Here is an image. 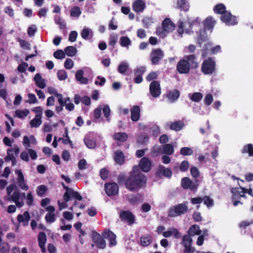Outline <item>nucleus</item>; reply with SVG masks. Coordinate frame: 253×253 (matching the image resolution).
Wrapping results in <instances>:
<instances>
[{
  "mask_svg": "<svg viewBox=\"0 0 253 253\" xmlns=\"http://www.w3.org/2000/svg\"><path fill=\"white\" fill-rule=\"evenodd\" d=\"M114 159L116 163L121 165L124 162V153L121 151H117L115 152Z\"/></svg>",
  "mask_w": 253,
  "mask_h": 253,
  "instance_id": "obj_32",
  "label": "nucleus"
},
{
  "mask_svg": "<svg viewBox=\"0 0 253 253\" xmlns=\"http://www.w3.org/2000/svg\"><path fill=\"white\" fill-rule=\"evenodd\" d=\"M62 185L63 187V188L66 190V192L63 196L64 202L61 203L59 200L58 201L60 211L65 209L67 207V202H68L71 198H75L79 201L82 200V196L77 192H76L72 189L66 186L63 183H62Z\"/></svg>",
  "mask_w": 253,
  "mask_h": 253,
  "instance_id": "obj_4",
  "label": "nucleus"
},
{
  "mask_svg": "<svg viewBox=\"0 0 253 253\" xmlns=\"http://www.w3.org/2000/svg\"><path fill=\"white\" fill-rule=\"evenodd\" d=\"M105 189L106 194L108 196L115 195L119 192V187L115 183H107L105 185Z\"/></svg>",
  "mask_w": 253,
  "mask_h": 253,
  "instance_id": "obj_15",
  "label": "nucleus"
},
{
  "mask_svg": "<svg viewBox=\"0 0 253 253\" xmlns=\"http://www.w3.org/2000/svg\"><path fill=\"white\" fill-rule=\"evenodd\" d=\"M27 195L25 193H20L19 191H15L12 195L8 198V201H13L18 208H21L24 205L23 201H20V198L21 197L25 198Z\"/></svg>",
  "mask_w": 253,
  "mask_h": 253,
  "instance_id": "obj_8",
  "label": "nucleus"
},
{
  "mask_svg": "<svg viewBox=\"0 0 253 253\" xmlns=\"http://www.w3.org/2000/svg\"><path fill=\"white\" fill-rule=\"evenodd\" d=\"M37 140L36 138L33 135L29 136H25L23 137V145L25 147L26 151H24L21 152L20 154V158L25 161H29V157L32 160H36L38 157V155L36 152L31 149L32 146L35 145L37 144Z\"/></svg>",
  "mask_w": 253,
  "mask_h": 253,
  "instance_id": "obj_2",
  "label": "nucleus"
},
{
  "mask_svg": "<svg viewBox=\"0 0 253 253\" xmlns=\"http://www.w3.org/2000/svg\"><path fill=\"white\" fill-rule=\"evenodd\" d=\"M175 29L174 24L169 18H166L162 23V28H160L157 30V34L163 38L166 34L171 32Z\"/></svg>",
  "mask_w": 253,
  "mask_h": 253,
  "instance_id": "obj_5",
  "label": "nucleus"
},
{
  "mask_svg": "<svg viewBox=\"0 0 253 253\" xmlns=\"http://www.w3.org/2000/svg\"><path fill=\"white\" fill-rule=\"evenodd\" d=\"M84 141L86 146L89 149L94 148L96 146V142L93 139L85 138Z\"/></svg>",
  "mask_w": 253,
  "mask_h": 253,
  "instance_id": "obj_54",
  "label": "nucleus"
},
{
  "mask_svg": "<svg viewBox=\"0 0 253 253\" xmlns=\"http://www.w3.org/2000/svg\"><path fill=\"white\" fill-rule=\"evenodd\" d=\"M215 69V62L212 58H209L204 61L202 66V71L205 74L213 73Z\"/></svg>",
  "mask_w": 253,
  "mask_h": 253,
  "instance_id": "obj_7",
  "label": "nucleus"
},
{
  "mask_svg": "<svg viewBox=\"0 0 253 253\" xmlns=\"http://www.w3.org/2000/svg\"><path fill=\"white\" fill-rule=\"evenodd\" d=\"M152 241V237L150 236L147 235L142 236L141 238V244L143 246H147Z\"/></svg>",
  "mask_w": 253,
  "mask_h": 253,
  "instance_id": "obj_50",
  "label": "nucleus"
},
{
  "mask_svg": "<svg viewBox=\"0 0 253 253\" xmlns=\"http://www.w3.org/2000/svg\"><path fill=\"white\" fill-rule=\"evenodd\" d=\"M198 63L196 60V57L193 54L185 55L182 59L180 60L176 66V69L180 74H187L190 68H197Z\"/></svg>",
  "mask_w": 253,
  "mask_h": 253,
  "instance_id": "obj_3",
  "label": "nucleus"
},
{
  "mask_svg": "<svg viewBox=\"0 0 253 253\" xmlns=\"http://www.w3.org/2000/svg\"><path fill=\"white\" fill-rule=\"evenodd\" d=\"M80 34L82 38L85 40H90L93 37L92 30L87 27H84L81 31Z\"/></svg>",
  "mask_w": 253,
  "mask_h": 253,
  "instance_id": "obj_20",
  "label": "nucleus"
},
{
  "mask_svg": "<svg viewBox=\"0 0 253 253\" xmlns=\"http://www.w3.org/2000/svg\"><path fill=\"white\" fill-rule=\"evenodd\" d=\"M203 202L208 208H210L213 205V201L208 196H205L202 198Z\"/></svg>",
  "mask_w": 253,
  "mask_h": 253,
  "instance_id": "obj_56",
  "label": "nucleus"
},
{
  "mask_svg": "<svg viewBox=\"0 0 253 253\" xmlns=\"http://www.w3.org/2000/svg\"><path fill=\"white\" fill-rule=\"evenodd\" d=\"M84 72L91 73L90 69L84 67L83 69L78 70L75 74V78L77 82L81 84H86L88 83V79L84 77Z\"/></svg>",
  "mask_w": 253,
  "mask_h": 253,
  "instance_id": "obj_12",
  "label": "nucleus"
},
{
  "mask_svg": "<svg viewBox=\"0 0 253 253\" xmlns=\"http://www.w3.org/2000/svg\"><path fill=\"white\" fill-rule=\"evenodd\" d=\"M54 21L56 24H58L61 29H64L66 27L65 21L59 16H55Z\"/></svg>",
  "mask_w": 253,
  "mask_h": 253,
  "instance_id": "obj_49",
  "label": "nucleus"
},
{
  "mask_svg": "<svg viewBox=\"0 0 253 253\" xmlns=\"http://www.w3.org/2000/svg\"><path fill=\"white\" fill-rule=\"evenodd\" d=\"M47 91L49 94H54L58 98L59 103H62V94L57 93L56 89L52 87H49L47 88Z\"/></svg>",
  "mask_w": 253,
  "mask_h": 253,
  "instance_id": "obj_45",
  "label": "nucleus"
},
{
  "mask_svg": "<svg viewBox=\"0 0 253 253\" xmlns=\"http://www.w3.org/2000/svg\"><path fill=\"white\" fill-rule=\"evenodd\" d=\"M120 216L122 220H124L129 224H132L134 222V216L132 214L128 211H123L121 212Z\"/></svg>",
  "mask_w": 253,
  "mask_h": 253,
  "instance_id": "obj_23",
  "label": "nucleus"
},
{
  "mask_svg": "<svg viewBox=\"0 0 253 253\" xmlns=\"http://www.w3.org/2000/svg\"><path fill=\"white\" fill-rule=\"evenodd\" d=\"M181 185L184 188H190L191 189L196 188V187L192 185L191 181L187 177H184L182 179Z\"/></svg>",
  "mask_w": 253,
  "mask_h": 253,
  "instance_id": "obj_33",
  "label": "nucleus"
},
{
  "mask_svg": "<svg viewBox=\"0 0 253 253\" xmlns=\"http://www.w3.org/2000/svg\"><path fill=\"white\" fill-rule=\"evenodd\" d=\"M179 96V92L178 90L175 89L169 91L168 94V98L171 101L176 100Z\"/></svg>",
  "mask_w": 253,
  "mask_h": 253,
  "instance_id": "obj_42",
  "label": "nucleus"
},
{
  "mask_svg": "<svg viewBox=\"0 0 253 253\" xmlns=\"http://www.w3.org/2000/svg\"><path fill=\"white\" fill-rule=\"evenodd\" d=\"M213 100L212 95L211 93L207 94L204 98V103L207 105H210Z\"/></svg>",
  "mask_w": 253,
  "mask_h": 253,
  "instance_id": "obj_59",
  "label": "nucleus"
},
{
  "mask_svg": "<svg viewBox=\"0 0 253 253\" xmlns=\"http://www.w3.org/2000/svg\"><path fill=\"white\" fill-rule=\"evenodd\" d=\"M81 14V11L78 6H75L71 9V15L73 17H79Z\"/></svg>",
  "mask_w": 253,
  "mask_h": 253,
  "instance_id": "obj_58",
  "label": "nucleus"
},
{
  "mask_svg": "<svg viewBox=\"0 0 253 253\" xmlns=\"http://www.w3.org/2000/svg\"><path fill=\"white\" fill-rule=\"evenodd\" d=\"M113 139L119 142H123L126 141L127 138V135L125 132H116L113 135Z\"/></svg>",
  "mask_w": 253,
  "mask_h": 253,
  "instance_id": "obj_28",
  "label": "nucleus"
},
{
  "mask_svg": "<svg viewBox=\"0 0 253 253\" xmlns=\"http://www.w3.org/2000/svg\"><path fill=\"white\" fill-rule=\"evenodd\" d=\"M193 240L191 236L185 235L182 239V244L184 247V253H193L195 248L192 246Z\"/></svg>",
  "mask_w": 253,
  "mask_h": 253,
  "instance_id": "obj_9",
  "label": "nucleus"
},
{
  "mask_svg": "<svg viewBox=\"0 0 253 253\" xmlns=\"http://www.w3.org/2000/svg\"><path fill=\"white\" fill-rule=\"evenodd\" d=\"M30 219V216L27 211H25L23 214H18L17 216L18 221L23 226H27L28 224Z\"/></svg>",
  "mask_w": 253,
  "mask_h": 253,
  "instance_id": "obj_22",
  "label": "nucleus"
},
{
  "mask_svg": "<svg viewBox=\"0 0 253 253\" xmlns=\"http://www.w3.org/2000/svg\"><path fill=\"white\" fill-rule=\"evenodd\" d=\"M188 207L185 204H180L171 207L169 211V216L176 217L185 213Z\"/></svg>",
  "mask_w": 253,
  "mask_h": 253,
  "instance_id": "obj_6",
  "label": "nucleus"
},
{
  "mask_svg": "<svg viewBox=\"0 0 253 253\" xmlns=\"http://www.w3.org/2000/svg\"><path fill=\"white\" fill-rule=\"evenodd\" d=\"M46 242V237L44 232H40L38 236L39 246L42 250V252L44 253L46 251L45 244Z\"/></svg>",
  "mask_w": 253,
  "mask_h": 253,
  "instance_id": "obj_24",
  "label": "nucleus"
},
{
  "mask_svg": "<svg viewBox=\"0 0 253 253\" xmlns=\"http://www.w3.org/2000/svg\"><path fill=\"white\" fill-rule=\"evenodd\" d=\"M65 52L67 56L73 57L76 55L77 50L76 47L73 46H69L65 48Z\"/></svg>",
  "mask_w": 253,
  "mask_h": 253,
  "instance_id": "obj_35",
  "label": "nucleus"
},
{
  "mask_svg": "<svg viewBox=\"0 0 253 253\" xmlns=\"http://www.w3.org/2000/svg\"><path fill=\"white\" fill-rule=\"evenodd\" d=\"M32 111L36 113V117H42V109L41 106L36 107L32 109Z\"/></svg>",
  "mask_w": 253,
  "mask_h": 253,
  "instance_id": "obj_64",
  "label": "nucleus"
},
{
  "mask_svg": "<svg viewBox=\"0 0 253 253\" xmlns=\"http://www.w3.org/2000/svg\"><path fill=\"white\" fill-rule=\"evenodd\" d=\"M139 166L144 172H148L151 169V163L150 160L144 157L140 160Z\"/></svg>",
  "mask_w": 253,
  "mask_h": 253,
  "instance_id": "obj_21",
  "label": "nucleus"
},
{
  "mask_svg": "<svg viewBox=\"0 0 253 253\" xmlns=\"http://www.w3.org/2000/svg\"><path fill=\"white\" fill-rule=\"evenodd\" d=\"M100 107H102V110H103V112L105 117L108 118L110 113V109L109 106L107 105H100Z\"/></svg>",
  "mask_w": 253,
  "mask_h": 253,
  "instance_id": "obj_62",
  "label": "nucleus"
},
{
  "mask_svg": "<svg viewBox=\"0 0 253 253\" xmlns=\"http://www.w3.org/2000/svg\"><path fill=\"white\" fill-rule=\"evenodd\" d=\"M213 10L215 13H218L221 14V15L225 12L226 7L225 5L223 4H218L216 6H214L213 8Z\"/></svg>",
  "mask_w": 253,
  "mask_h": 253,
  "instance_id": "obj_44",
  "label": "nucleus"
},
{
  "mask_svg": "<svg viewBox=\"0 0 253 253\" xmlns=\"http://www.w3.org/2000/svg\"><path fill=\"white\" fill-rule=\"evenodd\" d=\"M120 43L122 46L126 47L131 44V41L127 37L124 36L120 38Z\"/></svg>",
  "mask_w": 253,
  "mask_h": 253,
  "instance_id": "obj_52",
  "label": "nucleus"
},
{
  "mask_svg": "<svg viewBox=\"0 0 253 253\" xmlns=\"http://www.w3.org/2000/svg\"><path fill=\"white\" fill-rule=\"evenodd\" d=\"M184 126V124L181 121H176L172 123L170 125V128L175 131L180 130Z\"/></svg>",
  "mask_w": 253,
  "mask_h": 253,
  "instance_id": "obj_41",
  "label": "nucleus"
},
{
  "mask_svg": "<svg viewBox=\"0 0 253 253\" xmlns=\"http://www.w3.org/2000/svg\"><path fill=\"white\" fill-rule=\"evenodd\" d=\"M208 39V37L206 34L205 30H201L198 36V42L201 45L204 42L206 41Z\"/></svg>",
  "mask_w": 253,
  "mask_h": 253,
  "instance_id": "obj_37",
  "label": "nucleus"
},
{
  "mask_svg": "<svg viewBox=\"0 0 253 253\" xmlns=\"http://www.w3.org/2000/svg\"><path fill=\"white\" fill-rule=\"evenodd\" d=\"M193 153V150L191 148L188 147H183L180 150L181 154L184 156H190Z\"/></svg>",
  "mask_w": 253,
  "mask_h": 253,
  "instance_id": "obj_53",
  "label": "nucleus"
},
{
  "mask_svg": "<svg viewBox=\"0 0 253 253\" xmlns=\"http://www.w3.org/2000/svg\"><path fill=\"white\" fill-rule=\"evenodd\" d=\"M242 153H248L249 156L253 157V145L249 144L245 145L242 150Z\"/></svg>",
  "mask_w": 253,
  "mask_h": 253,
  "instance_id": "obj_46",
  "label": "nucleus"
},
{
  "mask_svg": "<svg viewBox=\"0 0 253 253\" xmlns=\"http://www.w3.org/2000/svg\"><path fill=\"white\" fill-rule=\"evenodd\" d=\"M150 91L151 95L154 97H157L160 95L161 88L158 82L153 81L150 84Z\"/></svg>",
  "mask_w": 253,
  "mask_h": 253,
  "instance_id": "obj_16",
  "label": "nucleus"
},
{
  "mask_svg": "<svg viewBox=\"0 0 253 253\" xmlns=\"http://www.w3.org/2000/svg\"><path fill=\"white\" fill-rule=\"evenodd\" d=\"M138 167L134 166L129 177L125 183L126 187L130 191L138 190L146 183L144 175L138 172Z\"/></svg>",
  "mask_w": 253,
  "mask_h": 253,
  "instance_id": "obj_1",
  "label": "nucleus"
},
{
  "mask_svg": "<svg viewBox=\"0 0 253 253\" xmlns=\"http://www.w3.org/2000/svg\"><path fill=\"white\" fill-rule=\"evenodd\" d=\"M158 173L166 177H169L171 176L172 172L169 169L165 168L164 166L159 167Z\"/></svg>",
  "mask_w": 253,
  "mask_h": 253,
  "instance_id": "obj_29",
  "label": "nucleus"
},
{
  "mask_svg": "<svg viewBox=\"0 0 253 253\" xmlns=\"http://www.w3.org/2000/svg\"><path fill=\"white\" fill-rule=\"evenodd\" d=\"M177 6L179 8L187 11L189 10V5L187 0H179L177 2Z\"/></svg>",
  "mask_w": 253,
  "mask_h": 253,
  "instance_id": "obj_34",
  "label": "nucleus"
},
{
  "mask_svg": "<svg viewBox=\"0 0 253 253\" xmlns=\"http://www.w3.org/2000/svg\"><path fill=\"white\" fill-rule=\"evenodd\" d=\"M215 23V21L211 17H209L206 19L204 25L206 28L211 30L213 28Z\"/></svg>",
  "mask_w": 253,
  "mask_h": 253,
  "instance_id": "obj_38",
  "label": "nucleus"
},
{
  "mask_svg": "<svg viewBox=\"0 0 253 253\" xmlns=\"http://www.w3.org/2000/svg\"><path fill=\"white\" fill-rule=\"evenodd\" d=\"M46 190L47 189L45 186L40 185L38 186L37 188V194L40 196H42L45 193Z\"/></svg>",
  "mask_w": 253,
  "mask_h": 253,
  "instance_id": "obj_61",
  "label": "nucleus"
},
{
  "mask_svg": "<svg viewBox=\"0 0 253 253\" xmlns=\"http://www.w3.org/2000/svg\"><path fill=\"white\" fill-rule=\"evenodd\" d=\"M54 57L57 59H61L65 57V53L62 50H58L54 52Z\"/></svg>",
  "mask_w": 253,
  "mask_h": 253,
  "instance_id": "obj_60",
  "label": "nucleus"
},
{
  "mask_svg": "<svg viewBox=\"0 0 253 253\" xmlns=\"http://www.w3.org/2000/svg\"><path fill=\"white\" fill-rule=\"evenodd\" d=\"M103 237L109 240V246L113 247L117 245L116 236L111 231H105L103 234Z\"/></svg>",
  "mask_w": 253,
  "mask_h": 253,
  "instance_id": "obj_17",
  "label": "nucleus"
},
{
  "mask_svg": "<svg viewBox=\"0 0 253 253\" xmlns=\"http://www.w3.org/2000/svg\"><path fill=\"white\" fill-rule=\"evenodd\" d=\"M34 80L36 84L41 88H44L46 86L45 80L42 78L41 75L38 73L36 74L34 78Z\"/></svg>",
  "mask_w": 253,
  "mask_h": 253,
  "instance_id": "obj_27",
  "label": "nucleus"
},
{
  "mask_svg": "<svg viewBox=\"0 0 253 253\" xmlns=\"http://www.w3.org/2000/svg\"><path fill=\"white\" fill-rule=\"evenodd\" d=\"M164 52L160 49H155L152 50L151 54V60L152 64L157 65L159 64V62L164 57Z\"/></svg>",
  "mask_w": 253,
  "mask_h": 253,
  "instance_id": "obj_14",
  "label": "nucleus"
},
{
  "mask_svg": "<svg viewBox=\"0 0 253 253\" xmlns=\"http://www.w3.org/2000/svg\"><path fill=\"white\" fill-rule=\"evenodd\" d=\"M15 172L17 176L16 181L18 186L23 190H28L29 187L25 180L24 176L22 171L20 169H16Z\"/></svg>",
  "mask_w": 253,
  "mask_h": 253,
  "instance_id": "obj_11",
  "label": "nucleus"
},
{
  "mask_svg": "<svg viewBox=\"0 0 253 253\" xmlns=\"http://www.w3.org/2000/svg\"><path fill=\"white\" fill-rule=\"evenodd\" d=\"M128 69V64L126 62H121L118 68V72L122 74H124L125 72Z\"/></svg>",
  "mask_w": 253,
  "mask_h": 253,
  "instance_id": "obj_43",
  "label": "nucleus"
},
{
  "mask_svg": "<svg viewBox=\"0 0 253 253\" xmlns=\"http://www.w3.org/2000/svg\"><path fill=\"white\" fill-rule=\"evenodd\" d=\"M10 250V247L8 243L3 242L0 244V251L3 253H6L9 252Z\"/></svg>",
  "mask_w": 253,
  "mask_h": 253,
  "instance_id": "obj_55",
  "label": "nucleus"
},
{
  "mask_svg": "<svg viewBox=\"0 0 253 253\" xmlns=\"http://www.w3.org/2000/svg\"><path fill=\"white\" fill-rule=\"evenodd\" d=\"M211 44L210 43L206 44L204 47L202 52V56L205 57L209 54L210 49L211 48Z\"/></svg>",
  "mask_w": 253,
  "mask_h": 253,
  "instance_id": "obj_63",
  "label": "nucleus"
},
{
  "mask_svg": "<svg viewBox=\"0 0 253 253\" xmlns=\"http://www.w3.org/2000/svg\"><path fill=\"white\" fill-rule=\"evenodd\" d=\"M57 78L60 81L65 80L68 77L67 73L64 70H60L57 72Z\"/></svg>",
  "mask_w": 253,
  "mask_h": 253,
  "instance_id": "obj_51",
  "label": "nucleus"
},
{
  "mask_svg": "<svg viewBox=\"0 0 253 253\" xmlns=\"http://www.w3.org/2000/svg\"><path fill=\"white\" fill-rule=\"evenodd\" d=\"M131 119L133 121H137L140 118V108L138 106H134L130 110Z\"/></svg>",
  "mask_w": 253,
  "mask_h": 253,
  "instance_id": "obj_26",
  "label": "nucleus"
},
{
  "mask_svg": "<svg viewBox=\"0 0 253 253\" xmlns=\"http://www.w3.org/2000/svg\"><path fill=\"white\" fill-rule=\"evenodd\" d=\"M30 113V111L28 109L17 110L15 112V117L20 119H24L27 117Z\"/></svg>",
  "mask_w": 253,
  "mask_h": 253,
  "instance_id": "obj_31",
  "label": "nucleus"
},
{
  "mask_svg": "<svg viewBox=\"0 0 253 253\" xmlns=\"http://www.w3.org/2000/svg\"><path fill=\"white\" fill-rule=\"evenodd\" d=\"M221 20L227 25H235L237 24L236 17L231 15V13L228 11L224 12L220 17Z\"/></svg>",
  "mask_w": 253,
  "mask_h": 253,
  "instance_id": "obj_13",
  "label": "nucleus"
},
{
  "mask_svg": "<svg viewBox=\"0 0 253 253\" xmlns=\"http://www.w3.org/2000/svg\"><path fill=\"white\" fill-rule=\"evenodd\" d=\"M163 152L167 155H171L174 150L173 147L170 144L164 145L163 146Z\"/></svg>",
  "mask_w": 253,
  "mask_h": 253,
  "instance_id": "obj_47",
  "label": "nucleus"
},
{
  "mask_svg": "<svg viewBox=\"0 0 253 253\" xmlns=\"http://www.w3.org/2000/svg\"><path fill=\"white\" fill-rule=\"evenodd\" d=\"M164 237L168 238L171 236H173L175 238H178L180 237L179 233L177 229L174 228H170L167 231H164L163 233Z\"/></svg>",
  "mask_w": 253,
  "mask_h": 253,
  "instance_id": "obj_25",
  "label": "nucleus"
},
{
  "mask_svg": "<svg viewBox=\"0 0 253 253\" xmlns=\"http://www.w3.org/2000/svg\"><path fill=\"white\" fill-rule=\"evenodd\" d=\"M93 240L96 245L100 249H104L106 247V243L102 237L99 234H93Z\"/></svg>",
  "mask_w": 253,
  "mask_h": 253,
  "instance_id": "obj_19",
  "label": "nucleus"
},
{
  "mask_svg": "<svg viewBox=\"0 0 253 253\" xmlns=\"http://www.w3.org/2000/svg\"><path fill=\"white\" fill-rule=\"evenodd\" d=\"M149 132L155 137H157L160 133V129L158 126L156 125H151L149 126Z\"/></svg>",
  "mask_w": 253,
  "mask_h": 253,
  "instance_id": "obj_36",
  "label": "nucleus"
},
{
  "mask_svg": "<svg viewBox=\"0 0 253 253\" xmlns=\"http://www.w3.org/2000/svg\"><path fill=\"white\" fill-rule=\"evenodd\" d=\"M145 7V3L142 0H136L132 4V9L137 13L142 12Z\"/></svg>",
  "mask_w": 253,
  "mask_h": 253,
  "instance_id": "obj_18",
  "label": "nucleus"
},
{
  "mask_svg": "<svg viewBox=\"0 0 253 253\" xmlns=\"http://www.w3.org/2000/svg\"><path fill=\"white\" fill-rule=\"evenodd\" d=\"M47 222L51 223L55 221V217L54 213H47L45 216Z\"/></svg>",
  "mask_w": 253,
  "mask_h": 253,
  "instance_id": "obj_57",
  "label": "nucleus"
},
{
  "mask_svg": "<svg viewBox=\"0 0 253 253\" xmlns=\"http://www.w3.org/2000/svg\"><path fill=\"white\" fill-rule=\"evenodd\" d=\"M42 124V120L41 117H36L32 120L30 122V125L31 127H38Z\"/></svg>",
  "mask_w": 253,
  "mask_h": 253,
  "instance_id": "obj_39",
  "label": "nucleus"
},
{
  "mask_svg": "<svg viewBox=\"0 0 253 253\" xmlns=\"http://www.w3.org/2000/svg\"><path fill=\"white\" fill-rule=\"evenodd\" d=\"M201 230L200 229V227L197 225H193L191 226L188 231V235L193 236L194 235H200L201 234Z\"/></svg>",
  "mask_w": 253,
  "mask_h": 253,
  "instance_id": "obj_30",
  "label": "nucleus"
},
{
  "mask_svg": "<svg viewBox=\"0 0 253 253\" xmlns=\"http://www.w3.org/2000/svg\"><path fill=\"white\" fill-rule=\"evenodd\" d=\"M20 151V149L18 146L15 145L13 148H9L7 150V155L5 158L6 161H12V164L13 166L15 165L16 163V160L14 154L17 156Z\"/></svg>",
  "mask_w": 253,
  "mask_h": 253,
  "instance_id": "obj_10",
  "label": "nucleus"
},
{
  "mask_svg": "<svg viewBox=\"0 0 253 253\" xmlns=\"http://www.w3.org/2000/svg\"><path fill=\"white\" fill-rule=\"evenodd\" d=\"M149 137L146 134H142L138 136L137 142L140 144H144L148 141Z\"/></svg>",
  "mask_w": 253,
  "mask_h": 253,
  "instance_id": "obj_48",
  "label": "nucleus"
},
{
  "mask_svg": "<svg viewBox=\"0 0 253 253\" xmlns=\"http://www.w3.org/2000/svg\"><path fill=\"white\" fill-rule=\"evenodd\" d=\"M189 97L192 101L198 102L202 100L203 94L200 92H196L192 94H189Z\"/></svg>",
  "mask_w": 253,
  "mask_h": 253,
  "instance_id": "obj_40",
  "label": "nucleus"
}]
</instances>
